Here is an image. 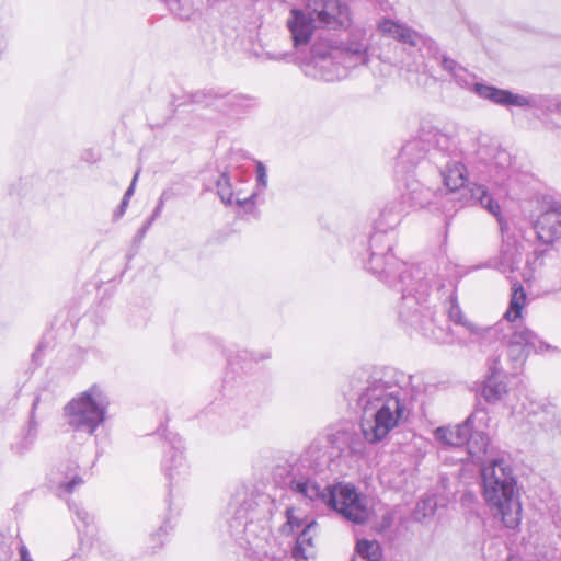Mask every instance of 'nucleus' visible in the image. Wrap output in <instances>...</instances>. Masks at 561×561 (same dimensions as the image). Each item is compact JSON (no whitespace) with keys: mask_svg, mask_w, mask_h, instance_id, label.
<instances>
[{"mask_svg":"<svg viewBox=\"0 0 561 561\" xmlns=\"http://www.w3.org/2000/svg\"><path fill=\"white\" fill-rule=\"evenodd\" d=\"M347 398L360 412V431L368 444L382 442L408 420L407 393L391 368L360 370L353 375Z\"/></svg>","mask_w":561,"mask_h":561,"instance_id":"obj_1","label":"nucleus"},{"mask_svg":"<svg viewBox=\"0 0 561 561\" xmlns=\"http://www.w3.org/2000/svg\"><path fill=\"white\" fill-rule=\"evenodd\" d=\"M331 456L320 442H312L300 458L294 473L290 490L310 502L325 504L345 520L356 525L365 524L370 515L366 497L352 484L337 483L322 486L316 477L329 467Z\"/></svg>","mask_w":561,"mask_h":561,"instance_id":"obj_2","label":"nucleus"},{"mask_svg":"<svg viewBox=\"0 0 561 561\" xmlns=\"http://www.w3.org/2000/svg\"><path fill=\"white\" fill-rule=\"evenodd\" d=\"M435 278V273L424 264L411 265L407 276L400 274L397 285H391L402 291L398 319L410 335L417 334L437 344H450V328L439 323L435 307L430 302Z\"/></svg>","mask_w":561,"mask_h":561,"instance_id":"obj_3","label":"nucleus"},{"mask_svg":"<svg viewBox=\"0 0 561 561\" xmlns=\"http://www.w3.org/2000/svg\"><path fill=\"white\" fill-rule=\"evenodd\" d=\"M527 295L524 287L516 280L512 285L510 305L503 318L489 325L482 335L481 346L493 342H505L507 358L512 369H518L531 352L548 348L539 336L523 324V310Z\"/></svg>","mask_w":561,"mask_h":561,"instance_id":"obj_4","label":"nucleus"},{"mask_svg":"<svg viewBox=\"0 0 561 561\" xmlns=\"http://www.w3.org/2000/svg\"><path fill=\"white\" fill-rule=\"evenodd\" d=\"M482 494L493 515L507 528H515L522 518L517 480L511 465L502 459H490L481 468Z\"/></svg>","mask_w":561,"mask_h":561,"instance_id":"obj_5","label":"nucleus"},{"mask_svg":"<svg viewBox=\"0 0 561 561\" xmlns=\"http://www.w3.org/2000/svg\"><path fill=\"white\" fill-rule=\"evenodd\" d=\"M443 178L444 184L455 193L459 191L462 205L479 204L493 216H499L500 205L489 194L483 185H478L469 181V173L462 162L461 156H450V159L436 164Z\"/></svg>","mask_w":561,"mask_h":561,"instance_id":"obj_6","label":"nucleus"},{"mask_svg":"<svg viewBox=\"0 0 561 561\" xmlns=\"http://www.w3.org/2000/svg\"><path fill=\"white\" fill-rule=\"evenodd\" d=\"M107 407L106 396L93 386L65 407L66 422L73 431L92 435L104 422Z\"/></svg>","mask_w":561,"mask_h":561,"instance_id":"obj_7","label":"nucleus"},{"mask_svg":"<svg viewBox=\"0 0 561 561\" xmlns=\"http://www.w3.org/2000/svg\"><path fill=\"white\" fill-rule=\"evenodd\" d=\"M250 507L251 503L244 501L236 510V516L229 523L230 535L236 538L239 547L243 550L242 561H282L267 554L270 530L253 520H248Z\"/></svg>","mask_w":561,"mask_h":561,"instance_id":"obj_8","label":"nucleus"},{"mask_svg":"<svg viewBox=\"0 0 561 561\" xmlns=\"http://www.w3.org/2000/svg\"><path fill=\"white\" fill-rule=\"evenodd\" d=\"M393 239L385 231L375 229L369 238V260L366 268L388 285H397L400 274L407 276L411 270L392 253Z\"/></svg>","mask_w":561,"mask_h":561,"instance_id":"obj_9","label":"nucleus"},{"mask_svg":"<svg viewBox=\"0 0 561 561\" xmlns=\"http://www.w3.org/2000/svg\"><path fill=\"white\" fill-rule=\"evenodd\" d=\"M378 30L386 36L391 37L402 44H407L412 48H425L428 54H432L436 60H439L443 70L448 72L453 78L458 71H461L462 66L456 60L439 53L438 45L432 38L425 37L417 32L411 30L404 24H400L393 20L382 19L378 23Z\"/></svg>","mask_w":561,"mask_h":561,"instance_id":"obj_10","label":"nucleus"},{"mask_svg":"<svg viewBox=\"0 0 561 561\" xmlns=\"http://www.w3.org/2000/svg\"><path fill=\"white\" fill-rule=\"evenodd\" d=\"M453 79L455 82L468 90H472L478 96L489 100L490 102L501 106H530L535 105L534 100L526 98V95L515 94L508 90L500 89L494 85L473 82L474 76L466 68H461Z\"/></svg>","mask_w":561,"mask_h":561,"instance_id":"obj_11","label":"nucleus"},{"mask_svg":"<svg viewBox=\"0 0 561 561\" xmlns=\"http://www.w3.org/2000/svg\"><path fill=\"white\" fill-rule=\"evenodd\" d=\"M191 98L194 103L216 106L233 118H238L254 106V100L250 96L242 94L219 95L214 90L197 91Z\"/></svg>","mask_w":561,"mask_h":561,"instance_id":"obj_12","label":"nucleus"},{"mask_svg":"<svg viewBox=\"0 0 561 561\" xmlns=\"http://www.w3.org/2000/svg\"><path fill=\"white\" fill-rule=\"evenodd\" d=\"M169 449L162 461V470L171 488L186 482L190 477V465L184 457V444L178 434L167 437Z\"/></svg>","mask_w":561,"mask_h":561,"instance_id":"obj_13","label":"nucleus"},{"mask_svg":"<svg viewBox=\"0 0 561 561\" xmlns=\"http://www.w3.org/2000/svg\"><path fill=\"white\" fill-rule=\"evenodd\" d=\"M308 10L320 26L337 30L350 24L348 8L340 0H309Z\"/></svg>","mask_w":561,"mask_h":561,"instance_id":"obj_14","label":"nucleus"},{"mask_svg":"<svg viewBox=\"0 0 561 561\" xmlns=\"http://www.w3.org/2000/svg\"><path fill=\"white\" fill-rule=\"evenodd\" d=\"M495 217L500 226L503 245L492 265L503 274H513L522 262L523 253L516 239L508 236V224L501 217V213Z\"/></svg>","mask_w":561,"mask_h":561,"instance_id":"obj_15","label":"nucleus"},{"mask_svg":"<svg viewBox=\"0 0 561 561\" xmlns=\"http://www.w3.org/2000/svg\"><path fill=\"white\" fill-rule=\"evenodd\" d=\"M538 240L543 244H552L561 238V205L552 203L541 211L534 225Z\"/></svg>","mask_w":561,"mask_h":561,"instance_id":"obj_16","label":"nucleus"},{"mask_svg":"<svg viewBox=\"0 0 561 561\" xmlns=\"http://www.w3.org/2000/svg\"><path fill=\"white\" fill-rule=\"evenodd\" d=\"M314 22L317 21L309 12L300 9L290 10L286 24L296 49L309 44L316 28Z\"/></svg>","mask_w":561,"mask_h":561,"instance_id":"obj_17","label":"nucleus"},{"mask_svg":"<svg viewBox=\"0 0 561 561\" xmlns=\"http://www.w3.org/2000/svg\"><path fill=\"white\" fill-rule=\"evenodd\" d=\"M341 51L331 46L314 44L311 48V61L319 69V76L322 80L334 81L340 79L342 73L335 64V59Z\"/></svg>","mask_w":561,"mask_h":561,"instance_id":"obj_18","label":"nucleus"},{"mask_svg":"<svg viewBox=\"0 0 561 561\" xmlns=\"http://www.w3.org/2000/svg\"><path fill=\"white\" fill-rule=\"evenodd\" d=\"M490 375L483 383L482 396L489 403H496L507 394V386L503 381V367L500 356H493L488 360Z\"/></svg>","mask_w":561,"mask_h":561,"instance_id":"obj_19","label":"nucleus"},{"mask_svg":"<svg viewBox=\"0 0 561 561\" xmlns=\"http://www.w3.org/2000/svg\"><path fill=\"white\" fill-rule=\"evenodd\" d=\"M468 459L472 462H477L483 467V465L488 463L490 459H499L494 457L493 448L490 447V439L488 435L480 431H473V425L471 426V432L468 436V440L465 444Z\"/></svg>","mask_w":561,"mask_h":561,"instance_id":"obj_20","label":"nucleus"},{"mask_svg":"<svg viewBox=\"0 0 561 561\" xmlns=\"http://www.w3.org/2000/svg\"><path fill=\"white\" fill-rule=\"evenodd\" d=\"M370 35L365 27L354 26L350 32L344 54L354 61V65L368 62V48Z\"/></svg>","mask_w":561,"mask_h":561,"instance_id":"obj_21","label":"nucleus"},{"mask_svg":"<svg viewBox=\"0 0 561 561\" xmlns=\"http://www.w3.org/2000/svg\"><path fill=\"white\" fill-rule=\"evenodd\" d=\"M51 483L56 486L59 496L72 493L76 486L83 483L78 474V465L75 461L60 465L51 476Z\"/></svg>","mask_w":561,"mask_h":561,"instance_id":"obj_22","label":"nucleus"},{"mask_svg":"<svg viewBox=\"0 0 561 561\" xmlns=\"http://www.w3.org/2000/svg\"><path fill=\"white\" fill-rule=\"evenodd\" d=\"M472 423L473 415H470L463 423L454 427H437L434 432L435 438L446 446L463 447L471 432Z\"/></svg>","mask_w":561,"mask_h":561,"instance_id":"obj_23","label":"nucleus"},{"mask_svg":"<svg viewBox=\"0 0 561 561\" xmlns=\"http://www.w3.org/2000/svg\"><path fill=\"white\" fill-rule=\"evenodd\" d=\"M39 402V398H35L32 404L30 421L26 430L15 438L11 445V449L16 455H25L33 446L38 434V423L35 420V410Z\"/></svg>","mask_w":561,"mask_h":561,"instance_id":"obj_24","label":"nucleus"},{"mask_svg":"<svg viewBox=\"0 0 561 561\" xmlns=\"http://www.w3.org/2000/svg\"><path fill=\"white\" fill-rule=\"evenodd\" d=\"M462 152L458 148L456 137L448 134L437 131L434 135V148L431 152V157L435 164L440 163L450 159V156H461Z\"/></svg>","mask_w":561,"mask_h":561,"instance_id":"obj_25","label":"nucleus"},{"mask_svg":"<svg viewBox=\"0 0 561 561\" xmlns=\"http://www.w3.org/2000/svg\"><path fill=\"white\" fill-rule=\"evenodd\" d=\"M448 318L456 324L462 325L470 334L469 342L481 345L482 335L488 327L478 325L467 320L456 300L453 296L450 297V306L448 308Z\"/></svg>","mask_w":561,"mask_h":561,"instance_id":"obj_26","label":"nucleus"},{"mask_svg":"<svg viewBox=\"0 0 561 561\" xmlns=\"http://www.w3.org/2000/svg\"><path fill=\"white\" fill-rule=\"evenodd\" d=\"M537 423L552 436H561V412L554 404L548 403L540 408V411L535 413Z\"/></svg>","mask_w":561,"mask_h":561,"instance_id":"obj_27","label":"nucleus"},{"mask_svg":"<svg viewBox=\"0 0 561 561\" xmlns=\"http://www.w3.org/2000/svg\"><path fill=\"white\" fill-rule=\"evenodd\" d=\"M316 527V522L311 520V523H307L302 530L296 534L295 546L293 547V558L296 561H307L309 558V552L312 550V540L313 535L312 531Z\"/></svg>","mask_w":561,"mask_h":561,"instance_id":"obj_28","label":"nucleus"},{"mask_svg":"<svg viewBox=\"0 0 561 561\" xmlns=\"http://www.w3.org/2000/svg\"><path fill=\"white\" fill-rule=\"evenodd\" d=\"M511 163V157L506 151H499L492 162L485 164L483 169L479 170L481 180L493 181L500 183L503 180L501 172H503Z\"/></svg>","mask_w":561,"mask_h":561,"instance_id":"obj_29","label":"nucleus"},{"mask_svg":"<svg viewBox=\"0 0 561 561\" xmlns=\"http://www.w3.org/2000/svg\"><path fill=\"white\" fill-rule=\"evenodd\" d=\"M426 153V149L422 140L414 139L408 141L399 153V162L404 164L409 163L411 167H415Z\"/></svg>","mask_w":561,"mask_h":561,"instance_id":"obj_30","label":"nucleus"},{"mask_svg":"<svg viewBox=\"0 0 561 561\" xmlns=\"http://www.w3.org/2000/svg\"><path fill=\"white\" fill-rule=\"evenodd\" d=\"M404 203L411 207H424L430 203L431 193L419 182L412 181L407 185V191L402 194Z\"/></svg>","mask_w":561,"mask_h":561,"instance_id":"obj_31","label":"nucleus"},{"mask_svg":"<svg viewBox=\"0 0 561 561\" xmlns=\"http://www.w3.org/2000/svg\"><path fill=\"white\" fill-rule=\"evenodd\" d=\"M355 552L366 561H381L382 550L377 540L359 539L355 546Z\"/></svg>","mask_w":561,"mask_h":561,"instance_id":"obj_32","label":"nucleus"},{"mask_svg":"<svg viewBox=\"0 0 561 561\" xmlns=\"http://www.w3.org/2000/svg\"><path fill=\"white\" fill-rule=\"evenodd\" d=\"M401 217V211L396 206H387L381 210L375 229L388 233V230H393L400 224Z\"/></svg>","mask_w":561,"mask_h":561,"instance_id":"obj_33","label":"nucleus"},{"mask_svg":"<svg viewBox=\"0 0 561 561\" xmlns=\"http://www.w3.org/2000/svg\"><path fill=\"white\" fill-rule=\"evenodd\" d=\"M26 546L16 536L3 537L0 541V561H12L15 552L22 557V550Z\"/></svg>","mask_w":561,"mask_h":561,"instance_id":"obj_34","label":"nucleus"},{"mask_svg":"<svg viewBox=\"0 0 561 561\" xmlns=\"http://www.w3.org/2000/svg\"><path fill=\"white\" fill-rule=\"evenodd\" d=\"M286 523L280 527L282 534L286 536H295L297 533L302 530L307 523H311V520L298 516L294 507L286 508Z\"/></svg>","mask_w":561,"mask_h":561,"instance_id":"obj_35","label":"nucleus"},{"mask_svg":"<svg viewBox=\"0 0 561 561\" xmlns=\"http://www.w3.org/2000/svg\"><path fill=\"white\" fill-rule=\"evenodd\" d=\"M350 442V431L340 430L328 436V443L332 449L331 456H342L347 451V443Z\"/></svg>","mask_w":561,"mask_h":561,"instance_id":"obj_36","label":"nucleus"},{"mask_svg":"<svg viewBox=\"0 0 561 561\" xmlns=\"http://www.w3.org/2000/svg\"><path fill=\"white\" fill-rule=\"evenodd\" d=\"M217 194L225 205H232L233 195L230 179L227 173H221L216 181Z\"/></svg>","mask_w":561,"mask_h":561,"instance_id":"obj_37","label":"nucleus"},{"mask_svg":"<svg viewBox=\"0 0 561 561\" xmlns=\"http://www.w3.org/2000/svg\"><path fill=\"white\" fill-rule=\"evenodd\" d=\"M169 7L171 12L183 20L190 19L193 13V5L191 0H170Z\"/></svg>","mask_w":561,"mask_h":561,"instance_id":"obj_38","label":"nucleus"},{"mask_svg":"<svg viewBox=\"0 0 561 561\" xmlns=\"http://www.w3.org/2000/svg\"><path fill=\"white\" fill-rule=\"evenodd\" d=\"M347 451L350 455H363L365 451V445L362 438L350 431V442L347 443Z\"/></svg>","mask_w":561,"mask_h":561,"instance_id":"obj_39","label":"nucleus"},{"mask_svg":"<svg viewBox=\"0 0 561 561\" xmlns=\"http://www.w3.org/2000/svg\"><path fill=\"white\" fill-rule=\"evenodd\" d=\"M170 527L164 524L159 529L150 535L151 548H157L163 545L164 539L169 534Z\"/></svg>","mask_w":561,"mask_h":561,"instance_id":"obj_40","label":"nucleus"},{"mask_svg":"<svg viewBox=\"0 0 561 561\" xmlns=\"http://www.w3.org/2000/svg\"><path fill=\"white\" fill-rule=\"evenodd\" d=\"M240 357L244 360L251 359V360L257 363L260 360L268 359L271 357V352L270 351L249 352L245 350V351L241 352Z\"/></svg>","mask_w":561,"mask_h":561,"instance_id":"obj_41","label":"nucleus"},{"mask_svg":"<svg viewBox=\"0 0 561 561\" xmlns=\"http://www.w3.org/2000/svg\"><path fill=\"white\" fill-rule=\"evenodd\" d=\"M257 187L264 190L267 186V170L262 162H257L255 167Z\"/></svg>","mask_w":561,"mask_h":561,"instance_id":"obj_42","label":"nucleus"},{"mask_svg":"<svg viewBox=\"0 0 561 561\" xmlns=\"http://www.w3.org/2000/svg\"><path fill=\"white\" fill-rule=\"evenodd\" d=\"M69 508L75 512L77 518L83 524V526L88 527L92 522V516L83 508L79 507L78 505L69 504Z\"/></svg>","mask_w":561,"mask_h":561,"instance_id":"obj_43","label":"nucleus"},{"mask_svg":"<svg viewBox=\"0 0 561 561\" xmlns=\"http://www.w3.org/2000/svg\"><path fill=\"white\" fill-rule=\"evenodd\" d=\"M257 193H252L249 197L240 198L237 196L236 204L243 208L245 213H252L254 210V198Z\"/></svg>","mask_w":561,"mask_h":561,"instance_id":"obj_44","label":"nucleus"},{"mask_svg":"<svg viewBox=\"0 0 561 561\" xmlns=\"http://www.w3.org/2000/svg\"><path fill=\"white\" fill-rule=\"evenodd\" d=\"M435 505L436 503L433 499H424L417 503V511H424L423 516L426 517L434 514Z\"/></svg>","mask_w":561,"mask_h":561,"instance_id":"obj_45","label":"nucleus"},{"mask_svg":"<svg viewBox=\"0 0 561 561\" xmlns=\"http://www.w3.org/2000/svg\"><path fill=\"white\" fill-rule=\"evenodd\" d=\"M527 98L534 100V102H535V105H530L529 107H540V108H543L548 113H556V106L553 105V103L556 101L548 100V101H545L547 104H543L542 100H537L534 96H527Z\"/></svg>","mask_w":561,"mask_h":561,"instance_id":"obj_46","label":"nucleus"},{"mask_svg":"<svg viewBox=\"0 0 561 561\" xmlns=\"http://www.w3.org/2000/svg\"><path fill=\"white\" fill-rule=\"evenodd\" d=\"M543 253H545V251L536 249V250L534 251V262H530V261L528 260V261H527V265H528V266H531V264H535V263H536V261H538L539 259H541V256L543 255ZM529 268H530V270H533L531 267H529ZM523 277H524V279H525V280L530 279V278L533 277V271H529V272H527V273H524V274H523Z\"/></svg>","mask_w":561,"mask_h":561,"instance_id":"obj_47","label":"nucleus"},{"mask_svg":"<svg viewBox=\"0 0 561 561\" xmlns=\"http://www.w3.org/2000/svg\"><path fill=\"white\" fill-rule=\"evenodd\" d=\"M152 222H153V220H152V219H150V218H148V219L144 222V225L141 226V228L138 230V232H137V234H136V237H135V238H136V239H138V240H141V239L146 236L147 231L150 229V227H151Z\"/></svg>","mask_w":561,"mask_h":561,"instance_id":"obj_48","label":"nucleus"},{"mask_svg":"<svg viewBox=\"0 0 561 561\" xmlns=\"http://www.w3.org/2000/svg\"><path fill=\"white\" fill-rule=\"evenodd\" d=\"M137 178H138V172H136V174L134 175L131 184L129 185V187L125 192V194L123 196V199L129 202L130 197L133 196V194L135 192V184H136Z\"/></svg>","mask_w":561,"mask_h":561,"instance_id":"obj_49","label":"nucleus"},{"mask_svg":"<svg viewBox=\"0 0 561 561\" xmlns=\"http://www.w3.org/2000/svg\"><path fill=\"white\" fill-rule=\"evenodd\" d=\"M128 203H129V202H127V201H125V199H122V202H121V205H119L118 209L114 213V216H115L116 218H119V217H122V216L125 214V210H126V208H127V206H128Z\"/></svg>","mask_w":561,"mask_h":561,"instance_id":"obj_50","label":"nucleus"},{"mask_svg":"<svg viewBox=\"0 0 561 561\" xmlns=\"http://www.w3.org/2000/svg\"><path fill=\"white\" fill-rule=\"evenodd\" d=\"M163 206H164V203H162L161 201H158V205L154 208L150 219H152L154 221L161 215Z\"/></svg>","mask_w":561,"mask_h":561,"instance_id":"obj_51","label":"nucleus"},{"mask_svg":"<svg viewBox=\"0 0 561 561\" xmlns=\"http://www.w3.org/2000/svg\"><path fill=\"white\" fill-rule=\"evenodd\" d=\"M173 197V193L170 190H164L159 198L162 203L171 199Z\"/></svg>","mask_w":561,"mask_h":561,"instance_id":"obj_52","label":"nucleus"},{"mask_svg":"<svg viewBox=\"0 0 561 561\" xmlns=\"http://www.w3.org/2000/svg\"><path fill=\"white\" fill-rule=\"evenodd\" d=\"M19 561H33L30 557L27 548H23L22 550V557L19 558Z\"/></svg>","mask_w":561,"mask_h":561,"instance_id":"obj_53","label":"nucleus"},{"mask_svg":"<svg viewBox=\"0 0 561 561\" xmlns=\"http://www.w3.org/2000/svg\"><path fill=\"white\" fill-rule=\"evenodd\" d=\"M287 57H289V54L284 53V54H279L277 56H273L272 58L276 59V60H285V59H287Z\"/></svg>","mask_w":561,"mask_h":561,"instance_id":"obj_54","label":"nucleus"},{"mask_svg":"<svg viewBox=\"0 0 561 561\" xmlns=\"http://www.w3.org/2000/svg\"><path fill=\"white\" fill-rule=\"evenodd\" d=\"M553 105L556 106V113L561 115V100L558 102H554Z\"/></svg>","mask_w":561,"mask_h":561,"instance_id":"obj_55","label":"nucleus"},{"mask_svg":"<svg viewBox=\"0 0 561 561\" xmlns=\"http://www.w3.org/2000/svg\"><path fill=\"white\" fill-rule=\"evenodd\" d=\"M105 548H106V545H105V543H103V542H100V543H99V549H100L101 553L105 554V552H106V551H105Z\"/></svg>","mask_w":561,"mask_h":561,"instance_id":"obj_56","label":"nucleus"},{"mask_svg":"<svg viewBox=\"0 0 561 561\" xmlns=\"http://www.w3.org/2000/svg\"><path fill=\"white\" fill-rule=\"evenodd\" d=\"M351 561H366V560L360 559L359 556L356 553V556L353 557V559Z\"/></svg>","mask_w":561,"mask_h":561,"instance_id":"obj_57","label":"nucleus"},{"mask_svg":"<svg viewBox=\"0 0 561 561\" xmlns=\"http://www.w3.org/2000/svg\"><path fill=\"white\" fill-rule=\"evenodd\" d=\"M507 561H518V560H516L514 558H510Z\"/></svg>","mask_w":561,"mask_h":561,"instance_id":"obj_58","label":"nucleus"}]
</instances>
